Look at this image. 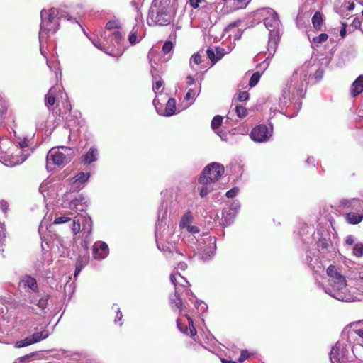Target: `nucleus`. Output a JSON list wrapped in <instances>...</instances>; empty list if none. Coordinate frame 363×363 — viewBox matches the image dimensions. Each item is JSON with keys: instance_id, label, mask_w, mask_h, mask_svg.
Instances as JSON below:
<instances>
[{"instance_id": "f257e3e1", "label": "nucleus", "mask_w": 363, "mask_h": 363, "mask_svg": "<svg viewBox=\"0 0 363 363\" xmlns=\"http://www.w3.org/2000/svg\"><path fill=\"white\" fill-rule=\"evenodd\" d=\"M170 281L175 287L174 295L170 298L171 307L174 311L178 310L180 313L185 312L184 316L189 324L188 328L182 323L181 318H178L177 328L184 334L194 337L196 335V330L189 313L192 310V313L202 314L207 311L208 306L203 301L197 300L191 291L187 289L189 284L179 272H175L171 274Z\"/></svg>"}, {"instance_id": "f03ea898", "label": "nucleus", "mask_w": 363, "mask_h": 363, "mask_svg": "<svg viewBox=\"0 0 363 363\" xmlns=\"http://www.w3.org/2000/svg\"><path fill=\"white\" fill-rule=\"evenodd\" d=\"M306 262L311 269L314 270L316 284L320 288L323 289L326 294L338 301L345 302L354 301L353 295L347 289L345 278L337 271L335 266L330 265L327 269L326 272L329 277V286L325 287L318 281L317 277L318 273L323 272L324 269L320 266H318V269L315 270L314 269L315 267L312 266V258L308 255H307Z\"/></svg>"}, {"instance_id": "7ed1b4c3", "label": "nucleus", "mask_w": 363, "mask_h": 363, "mask_svg": "<svg viewBox=\"0 0 363 363\" xmlns=\"http://www.w3.org/2000/svg\"><path fill=\"white\" fill-rule=\"evenodd\" d=\"M308 77V72L304 68L296 69L292 74L290 80L287 82L286 87L282 91V97L284 99H289L293 108L296 112L289 116L294 117L301 108V99L304 96L306 93V85Z\"/></svg>"}, {"instance_id": "20e7f679", "label": "nucleus", "mask_w": 363, "mask_h": 363, "mask_svg": "<svg viewBox=\"0 0 363 363\" xmlns=\"http://www.w3.org/2000/svg\"><path fill=\"white\" fill-rule=\"evenodd\" d=\"M175 13L176 9L170 0H153L148 11L147 23L150 26L169 25Z\"/></svg>"}, {"instance_id": "39448f33", "label": "nucleus", "mask_w": 363, "mask_h": 363, "mask_svg": "<svg viewBox=\"0 0 363 363\" xmlns=\"http://www.w3.org/2000/svg\"><path fill=\"white\" fill-rule=\"evenodd\" d=\"M267 16L264 19V23L266 28L269 30V41L267 45L268 56L259 65L264 70L266 69L269 65V59L272 57L274 55L278 43L280 38V26L281 21L279 18L278 14L272 9H268L266 11Z\"/></svg>"}, {"instance_id": "423d86ee", "label": "nucleus", "mask_w": 363, "mask_h": 363, "mask_svg": "<svg viewBox=\"0 0 363 363\" xmlns=\"http://www.w3.org/2000/svg\"><path fill=\"white\" fill-rule=\"evenodd\" d=\"M62 17L60 11L55 8L50 9H43L40 11V28L39 32V41L40 44V52L43 55L44 52L42 49L43 40L47 39L49 33L54 34L59 29L60 21Z\"/></svg>"}, {"instance_id": "0eeeda50", "label": "nucleus", "mask_w": 363, "mask_h": 363, "mask_svg": "<svg viewBox=\"0 0 363 363\" xmlns=\"http://www.w3.org/2000/svg\"><path fill=\"white\" fill-rule=\"evenodd\" d=\"M74 151L70 147L62 146L50 150L46 157V168L48 171L55 167H62L71 161Z\"/></svg>"}, {"instance_id": "6e6552de", "label": "nucleus", "mask_w": 363, "mask_h": 363, "mask_svg": "<svg viewBox=\"0 0 363 363\" xmlns=\"http://www.w3.org/2000/svg\"><path fill=\"white\" fill-rule=\"evenodd\" d=\"M101 38L104 40L102 43H99L98 39H91L94 45L99 50L108 53L106 46L110 45L116 48L119 52L122 51V48L124 44V38L119 30H114L113 32L104 30L101 34ZM108 54L112 55L111 53L108 52Z\"/></svg>"}, {"instance_id": "1a4fd4ad", "label": "nucleus", "mask_w": 363, "mask_h": 363, "mask_svg": "<svg viewBox=\"0 0 363 363\" xmlns=\"http://www.w3.org/2000/svg\"><path fill=\"white\" fill-rule=\"evenodd\" d=\"M354 347L340 342L332 347L330 353L331 363H350L354 361ZM355 363H363V361L357 360Z\"/></svg>"}, {"instance_id": "9d476101", "label": "nucleus", "mask_w": 363, "mask_h": 363, "mask_svg": "<svg viewBox=\"0 0 363 363\" xmlns=\"http://www.w3.org/2000/svg\"><path fill=\"white\" fill-rule=\"evenodd\" d=\"M197 250L201 253L203 260L210 259L215 253L216 248V238L209 234H205L197 240Z\"/></svg>"}, {"instance_id": "9b49d317", "label": "nucleus", "mask_w": 363, "mask_h": 363, "mask_svg": "<svg viewBox=\"0 0 363 363\" xmlns=\"http://www.w3.org/2000/svg\"><path fill=\"white\" fill-rule=\"evenodd\" d=\"M224 170V167L221 164L212 162L203 169L199 177V181L201 182H210L213 183L223 174Z\"/></svg>"}, {"instance_id": "f8f14e48", "label": "nucleus", "mask_w": 363, "mask_h": 363, "mask_svg": "<svg viewBox=\"0 0 363 363\" xmlns=\"http://www.w3.org/2000/svg\"><path fill=\"white\" fill-rule=\"evenodd\" d=\"M165 225V223L163 225V220L158 221L156 224V229H155V238L157 241V245L158 249L160 251H162L165 256L167 258H171L172 256L174 257V259H177L178 256H182V254L177 251L172 245H169V244L166 245L164 243H162L159 240V233L160 230L162 229V227Z\"/></svg>"}, {"instance_id": "ddd939ff", "label": "nucleus", "mask_w": 363, "mask_h": 363, "mask_svg": "<svg viewBox=\"0 0 363 363\" xmlns=\"http://www.w3.org/2000/svg\"><path fill=\"white\" fill-rule=\"evenodd\" d=\"M273 129L265 125L255 126L250 133L251 139L256 143H266L272 137Z\"/></svg>"}, {"instance_id": "4468645a", "label": "nucleus", "mask_w": 363, "mask_h": 363, "mask_svg": "<svg viewBox=\"0 0 363 363\" xmlns=\"http://www.w3.org/2000/svg\"><path fill=\"white\" fill-rule=\"evenodd\" d=\"M338 207L343 210L363 211L362 201L356 198L341 199L339 201Z\"/></svg>"}, {"instance_id": "2eb2a0df", "label": "nucleus", "mask_w": 363, "mask_h": 363, "mask_svg": "<svg viewBox=\"0 0 363 363\" xmlns=\"http://www.w3.org/2000/svg\"><path fill=\"white\" fill-rule=\"evenodd\" d=\"M109 253L108 245L102 241H97L93 246V257L95 259H103L106 258Z\"/></svg>"}, {"instance_id": "dca6fc26", "label": "nucleus", "mask_w": 363, "mask_h": 363, "mask_svg": "<svg viewBox=\"0 0 363 363\" xmlns=\"http://www.w3.org/2000/svg\"><path fill=\"white\" fill-rule=\"evenodd\" d=\"M90 177L89 173L79 172L76 174L71 179V189L73 191H78L82 189L85 183L89 180Z\"/></svg>"}, {"instance_id": "f3484780", "label": "nucleus", "mask_w": 363, "mask_h": 363, "mask_svg": "<svg viewBox=\"0 0 363 363\" xmlns=\"http://www.w3.org/2000/svg\"><path fill=\"white\" fill-rule=\"evenodd\" d=\"M86 205V199L82 195L78 196L74 199H72L68 206V208L76 212L79 211L84 213H85Z\"/></svg>"}, {"instance_id": "a211bd4d", "label": "nucleus", "mask_w": 363, "mask_h": 363, "mask_svg": "<svg viewBox=\"0 0 363 363\" xmlns=\"http://www.w3.org/2000/svg\"><path fill=\"white\" fill-rule=\"evenodd\" d=\"M241 23V21L238 20L235 22L230 23L223 30V35H227L228 38H230L232 33L234 35L235 40H239L241 37L242 33L238 27Z\"/></svg>"}, {"instance_id": "6ab92c4d", "label": "nucleus", "mask_w": 363, "mask_h": 363, "mask_svg": "<svg viewBox=\"0 0 363 363\" xmlns=\"http://www.w3.org/2000/svg\"><path fill=\"white\" fill-rule=\"evenodd\" d=\"M143 26L142 24H136L132 29L129 36L128 40L131 45H135L143 37Z\"/></svg>"}, {"instance_id": "aec40b11", "label": "nucleus", "mask_w": 363, "mask_h": 363, "mask_svg": "<svg viewBox=\"0 0 363 363\" xmlns=\"http://www.w3.org/2000/svg\"><path fill=\"white\" fill-rule=\"evenodd\" d=\"M208 57L211 60L213 65L220 60L225 55L223 48L216 47L215 50L213 48H208L206 50Z\"/></svg>"}, {"instance_id": "412c9836", "label": "nucleus", "mask_w": 363, "mask_h": 363, "mask_svg": "<svg viewBox=\"0 0 363 363\" xmlns=\"http://www.w3.org/2000/svg\"><path fill=\"white\" fill-rule=\"evenodd\" d=\"M99 151L94 146L90 147L89 151L82 157V162L84 164H89L98 160Z\"/></svg>"}, {"instance_id": "4be33fe9", "label": "nucleus", "mask_w": 363, "mask_h": 363, "mask_svg": "<svg viewBox=\"0 0 363 363\" xmlns=\"http://www.w3.org/2000/svg\"><path fill=\"white\" fill-rule=\"evenodd\" d=\"M77 217L81 220L82 231L84 233L90 234L92 230V220L91 218L86 213H78Z\"/></svg>"}, {"instance_id": "5701e85b", "label": "nucleus", "mask_w": 363, "mask_h": 363, "mask_svg": "<svg viewBox=\"0 0 363 363\" xmlns=\"http://www.w3.org/2000/svg\"><path fill=\"white\" fill-rule=\"evenodd\" d=\"M318 235L320 236L316 243L318 250L327 249L331 244L330 235L327 232L320 233L319 231L318 232Z\"/></svg>"}, {"instance_id": "b1692460", "label": "nucleus", "mask_w": 363, "mask_h": 363, "mask_svg": "<svg viewBox=\"0 0 363 363\" xmlns=\"http://www.w3.org/2000/svg\"><path fill=\"white\" fill-rule=\"evenodd\" d=\"M361 211H350L345 214V219L347 222L352 225H357L363 219V213Z\"/></svg>"}, {"instance_id": "393cba45", "label": "nucleus", "mask_w": 363, "mask_h": 363, "mask_svg": "<svg viewBox=\"0 0 363 363\" xmlns=\"http://www.w3.org/2000/svg\"><path fill=\"white\" fill-rule=\"evenodd\" d=\"M363 91V75L359 76L351 86V96L356 97Z\"/></svg>"}, {"instance_id": "a878e982", "label": "nucleus", "mask_w": 363, "mask_h": 363, "mask_svg": "<svg viewBox=\"0 0 363 363\" xmlns=\"http://www.w3.org/2000/svg\"><path fill=\"white\" fill-rule=\"evenodd\" d=\"M157 111L159 114L164 116H171L175 113L176 111V101L173 98L169 99L166 104L164 111L161 113L156 107Z\"/></svg>"}, {"instance_id": "bb28decb", "label": "nucleus", "mask_w": 363, "mask_h": 363, "mask_svg": "<svg viewBox=\"0 0 363 363\" xmlns=\"http://www.w3.org/2000/svg\"><path fill=\"white\" fill-rule=\"evenodd\" d=\"M21 286L24 288H28L30 289L32 291L35 292L38 290V285L36 280L30 277V276H26L24 277L20 282Z\"/></svg>"}, {"instance_id": "cd10ccee", "label": "nucleus", "mask_w": 363, "mask_h": 363, "mask_svg": "<svg viewBox=\"0 0 363 363\" xmlns=\"http://www.w3.org/2000/svg\"><path fill=\"white\" fill-rule=\"evenodd\" d=\"M213 189V187L212 186V183L210 182H201L199 180V186L197 187V190L199 191L201 197L204 198L211 191H212Z\"/></svg>"}, {"instance_id": "c85d7f7f", "label": "nucleus", "mask_w": 363, "mask_h": 363, "mask_svg": "<svg viewBox=\"0 0 363 363\" xmlns=\"http://www.w3.org/2000/svg\"><path fill=\"white\" fill-rule=\"evenodd\" d=\"M49 335V331L45 329L42 331L34 333L33 334L29 335L28 337L31 340L32 344H35L46 339Z\"/></svg>"}, {"instance_id": "c756f323", "label": "nucleus", "mask_w": 363, "mask_h": 363, "mask_svg": "<svg viewBox=\"0 0 363 363\" xmlns=\"http://www.w3.org/2000/svg\"><path fill=\"white\" fill-rule=\"evenodd\" d=\"M57 89H59V87L52 86L50 89L48 94L45 95V103L49 109L50 106H53L55 103V94Z\"/></svg>"}, {"instance_id": "7c9ffc66", "label": "nucleus", "mask_w": 363, "mask_h": 363, "mask_svg": "<svg viewBox=\"0 0 363 363\" xmlns=\"http://www.w3.org/2000/svg\"><path fill=\"white\" fill-rule=\"evenodd\" d=\"M151 74L153 80L152 89L156 93L163 86V82L160 78V76L156 73V69L152 66Z\"/></svg>"}, {"instance_id": "2f4dec72", "label": "nucleus", "mask_w": 363, "mask_h": 363, "mask_svg": "<svg viewBox=\"0 0 363 363\" xmlns=\"http://www.w3.org/2000/svg\"><path fill=\"white\" fill-rule=\"evenodd\" d=\"M233 209L230 207L224 208L222 212V217L223 219V223H225V225H229L232 221L235 215L237 214L236 212H232Z\"/></svg>"}, {"instance_id": "473e14b6", "label": "nucleus", "mask_w": 363, "mask_h": 363, "mask_svg": "<svg viewBox=\"0 0 363 363\" xmlns=\"http://www.w3.org/2000/svg\"><path fill=\"white\" fill-rule=\"evenodd\" d=\"M193 214L191 211H186L182 217L179 222V228L181 229L186 228L188 225H190L193 220Z\"/></svg>"}, {"instance_id": "72a5a7b5", "label": "nucleus", "mask_w": 363, "mask_h": 363, "mask_svg": "<svg viewBox=\"0 0 363 363\" xmlns=\"http://www.w3.org/2000/svg\"><path fill=\"white\" fill-rule=\"evenodd\" d=\"M312 23L316 30H321V27L323 23V15L320 12L317 11L314 13L312 17Z\"/></svg>"}, {"instance_id": "f704fd0d", "label": "nucleus", "mask_w": 363, "mask_h": 363, "mask_svg": "<svg viewBox=\"0 0 363 363\" xmlns=\"http://www.w3.org/2000/svg\"><path fill=\"white\" fill-rule=\"evenodd\" d=\"M120 22L118 20H111L106 23L105 30L113 32L116 30L115 29H118L120 28Z\"/></svg>"}, {"instance_id": "c9c22d12", "label": "nucleus", "mask_w": 363, "mask_h": 363, "mask_svg": "<svg viewBox=\"0 0 363 363\" xmlns=\"http://www.w3.org/2000/svg\"><path fill=\"white\" fill-rule=\"evenodd\" d=\"M200 91V89L199 91L194 90L193 89H190L187 93L184 96V99L186 101H190L191 100V102H190L187 106H189L190 104L193 103L196 97L199 95V93Z\"/></svg>"}, {"instance_id": "e433bc0d", "label": "nucleus", "mask_w": 363, "mask_h": 363, "mask_svg": "<svg viewBox=\"0 0 363 363\" xmlns=\"http://www.w3.org/2000/svg\"><path fill=\"white\" fill-rule=\"evenodd\" d=\"M48 298L49 296L44 294L37 301H32V303H35L40 308L45 309L47 307Z\"/></svg>"}, {"instance_id": "4c0bfd02", "label": "nucleus", "mask_w": 363, "mask_h": 363, "mask_svg": "<svg viewBox=\"0 0 363 363\" xmlns=\"http://www.w3.org/2000/svg\"><path fill=\"white\" fill-rule=\"evenodd\" d=\"M355 5L354 4V2H348V3H345V5H342L341 6V8L340 9V11H337V13H340V14L341 16H347L348 14H345L343 13V12L345 11H352L354 8Z\"/></svg>"}, {"instance_id": "58836bf2", "label": "nucleus", "mask_w": 363, "mask_h": 363, "mask_svg": "<svg viewBox=\"0 0 363 363\" xmlns=\"http://www.w3.org/2000/svg\"><path fill=\"white\" fill-rule=\"evenodd\" d=\"M89 261V256L87 255H84L83 256L80 255L77 259L76 264L79 267H81L83 269Z\"/></svg>"}, {"instance_id": "ea45409f", "label": "nucleus", "mask_w": 363, "mask_h": 363, "mask_svg": "<svg viewBox=\"0 0 363 363\" xmlns=\"http://www.w3.org/2000/svg\"><path fill=\"white\" fill-rule=\"evenodd\" d=\"M223 117L221 116L217 115L213 117V118L211 121V128L213 130H216L218 129L222 124L223 122Z\"/></svg>"}, {"instance_id": "a19ab883", "label": "nucleus", "mask_w": 363, "mask_h": 363, "mask_svg": "<svg viewBox=\"0 0 363 363\" xmlns=\"http://www.w3.org/2000/svg\"><path fill=\"white\" fill-rule=\"evenodd\" d=\"M72 230L74 235L81 230V220L77 216L74 217Z\"/></svg>"}, {"instance_id": "79ce46f5", "label": "nucleus", "mask_w": 363, "mask_h": 363, "mask_svg": "<svg viewBox=\"0 0 363 363\" xmlns=\"http://www.w3.org/2000/svg\"><path fill=\"white\" fill-rule=\"evenodd\" d=\"M328 38V35L325 33H322L316 37H314L312 40V43L316 45L326 41Z\"/></svg>"}, {"instance_id": "37998d69", "label": "nucleus", "mask_w": 363, "mask_h": 363, "mask_svg": "<svg viewBox=\"0 0 363 363\" xmlns=\"http://www.w3.org/2000/svg\"><path fill=\"white\" fill-rule=\"evenodd\" d=\"M261 74L259 72L253 73L249 81V85L250 87H254L259 81Z\"/></svg>"}, {"instance_id": "c03bdc74", "label": "nucleus", "mask_w": 363, "mask_h": 363, "mask_svg": "<svg viewBox=\"0 0 363 363\" xmlns=\"http://www.w3.org/2000/svg\"><path fill=\"white\" fill-rule=\"evenodd\" d=\"M235 113L239 118H242L247 116V111L242 105H237L235 106Z\"/></svg>"}, {"instance_id": "a18cd8bd", "label": "nucleus", "mask_w": 363, "mask_h": 363, "mask_svg": "<svg viewBox=\"0 0 363 363\" xmlns=\"http://www.w3.org/2000/svg\"><path fill=\"white\" fill-rule=\"evenodd\" d=\"M30 345H33L31 342V340L29 339L28 336L24 338L23 340L17 341L15 343V347L16 348H21L26 346H29Z\"/></svg>"}, {"instance_id": "49530a36", "label": "nucleus", "mask_w": 363, "mask_h": 363, "mask_svg": "<svg viewBox=\"0 0 363 363\" xmlns=\"http://www.w3.org/2000/svg\"><path fill=\"white\" fill-rule=\"evenodd\" d=\"M353 254L357 257L363 255V244H356L353 247Z\"/></svg>"}, {"instance_id": "de8ad7c7", "label": "nucleus", "mask_w": 363, "mask_h": 363, "mask_svg": "<svg viewBox=\"0 0 363 363\" xmlns=\"http://www.w3.org/2000/svg\"><path fill=\"white\" fill-rule=\"evenodd\" d=\"M173 43L170 41H166L162 46V52L164 55L170 54L173 50Z\"/></svg>"}, {"instance_id": "09e8293b", "label": "nucleus", "mask_w": 363, "mask_h": 363, "mask_svg": "<svg viewBox=\"0 0 363 363\" xmlns=\"http://www.w3.org/2000/svg\"><path fill=\"white\" fill-rule=\"evenodd\" d=\"M206 4V2L204 0H189V4L194 9L205 6Z\"/></svg>"}, {"instance_id": "8fccbe9b", "label": "nucleus", "mask_w": 363, "mask_h": 363, "mask_svg": "<svg viewBox=\"0 0 363 363\" xmlns=\"http://www.w3.org/2000/svg\"><path fill=\"white\" fill-rule=\"evenodd\" d=\"M362 19L359 17H355L352 23V27H354L355 29H359L363 32V29L362 28Z\"/></svg>"}, {"instance_id": "3c124183", "label": "nucleus", "mask_w": 363, "mask_h": 363, "mask_svg": "<svg viewBox=\"0 0 363 363\" xmlns=\"http://www.w3.org/2000/svg\"><path fill=\"white\" fill-rule=\"evenodd\" d=\"M69 220H71L70 217H68L66 216H62L57 217L55 219L53 224H62V223H65Z\"/></svg>"}, {"instance_id": "603ef678", "label": "nucleus", "mask_w": 363, "mask_h": 363, "mask_svg": "<svg viewBox=\"0 0 363 363\" xmlns=\"http://www.w3.org/2000/svg\"><path fill=\"white\" fill-rule=\"evenodd\" d=\"M14 143H18L21 148H25L28 146V141L26 138L21 139L20 138L15 140Z\"/></svg>"}, {"instance_id": "864d4df0", "label": "nucleus", "mask_w": 363, "mask_h": 363, "mask_svg": "<svg viewBox=\"0 0 363 363\" xmlns=\"http://www.w3.org/2000/svg\"><path fill=\"white\" fill-rule=\"evenodd\" d=\"M192 62L196 65H199L201 62V56L199 53H196L193 55L190 59V65H191Z\"/></svg>"}, {"instance_id": "5fc2aeb1", "label": "nucleus", "mask_w": 363, "mask_h": 363, "mask_svg": "<svg viewBox=\"0 0 363 363\" xmlns=\"http://www.w3.org/2000/svg\"><path fill=\"white\" fill-rule=\"evenodd\" d=\"M239 192V189L238 187H234L231 189L230 190L228 191L225 194V196L228 198H234L238 195Z\"/></svg>"}, {"instance_id": "6e6d98bb", "label": "nucleus", "mask_w": 363, "mask_h": 363, "mask_svg": "<svg viewBox=\"0 0 363 363\" xmlns=\"http://www.w3.org/2000/svg\"><path fill=\"white\" fill-rule=\"evenodd\" d=\"M249 99V94L247 91H240L238 95V99L240 101H245Z\"/></svg>"}, {"instance_id": "4d7b16f0", "label": "nucleus", "mask_w": 363, "mask_h": 363, "mask_svg": "<svg viewBox=\"0 0 363 363\" xmlns=\"http://www.w3.org/2000/svg\"><path fill=\"white\" fill-rule=\"evenodd\" d=\"M229 207L233 209L232 212H236L238 213V210L240 208V204L238 201L234 200L231 202Z\"/></svg>"}, {"instance_id": "13d9d810", "label": "nucleus", "mask_w": 363, "mask_h": 363, "mask_svg": "<svg viewBox=\"0 0 363 363\" xmlns=\"http://www.w3.org/2000/svg\"><path fill=\"white\" fill-rule=\"evenodd\" d=\"M185 229L192 235L199 233V228L196 225H188Z\"/></svg>"}, {"instance_id": "bf43d9fd", "label": "nucleus", "mask_w": 363, "mask_h": 363, "mask_svg": "<svg viewBox=\"0 0 363 363\" xmlns=\"http://www.w3.org/2000/svg\"><path fill=\"white\" fill-rule=\"evenodd\" d=\"M6 105L4 101L0 102V119H2L6 113Z\"/></svg>"}, {"instance_id": "052dcab7", "label": "nucleus", "mask_w": 363, "mask_h": 363, "mask_svg": "<svg viewBox=\"0 0 363 363\" xmlns=\"http://www.w3.org/2000/svg\"><path fill=\"white\" fill-rule=\"evenodd\" d=\"M250 357V353L247 350H242L239 357V362H243Z\"/></svg>"}, {"instance_id": "680f3d73", "label": "nucleus", "mask_w": 363, "mask_h": 363, "mask_svg": "<svg viewBox=\"0 0 363 363\" xmlns=\"http://www.w3.org/2000/svg\"><path fill=\"white\" fill-rule=\"evenodd\" d=\"M73 291H74L73 283H70V284L67 283L65 286V292L67 293V291H69L70 294H72Z\"/></svg>"}, {"instance_id": "e2e57ef3", "label": "nucleus", "mask_w": 363, "mask_h": 363, "mask_svg": "<svg viewBox=\"0 0 363 363\" xmlns=\"http://www.w3.org/2000/svg\"><path fill=\"white\" fill-rule=\"evenodd\" d=\"M0 208L4 213H6L8 209V203L4 201L0 202Z\"/></svg>"}, {"instance_id": "0e129e2a", "label": "nucleus", "mask_w": 363, "mask_h": 363, "mask_svg": "<svg viewBox=\"0 0 363 363\" xmlns=\"http://www.w3.org/2000/svg\"><path fill=\"white\" fill-rule=\"evenodd\" d=\"M122 317H123L122 313L119 310V308H118L117 312H116V316L114 320L115 323H117L118 321H121L122 319Z\"/></svg>"}, {"instance_id": "69168bd1", "label": "nucleus", "mask_w": 363, "mask_h": 363, "mask_svg": "<svg viewBox=\"0 0 363 363\" xmlns=\"http://www.w3.org/2000/svg\"><path fill=\"white\" fill-rule=\"evenodd\" d=\"M187 268V264L184 262H180L177 264V269H180L182 271H184Z\"/></svg>"}, {"instance_id": "338daca9", "label": "nucleus", "mask_w": 363, "mask_h": 363, "mask_svg": "<svg viewBox=\"0 0 363 363\" xmlns=\"http://www.w3.org/2000/svg\"><path fill=\"white\" fill-rule=\"evenodd\" d=\"M354 331L363 340V328L356 329Z\"/></svg>"}, {"instance_id": "774afa93", "label": "nucleus", "mask_w": 363, "mask_h": 363, "mask_svg": "<svg viewBox=\"0 0 363 363\" xmlns=\"http://www.w3.org/2000/svg\"><path fill=\"white\" fill-rule=\"evenodd\" d=\"M346 243L349 245H352L354 244V238L352 235H348L346 238V240H345Z\"/></svg>"}]
</instances>
